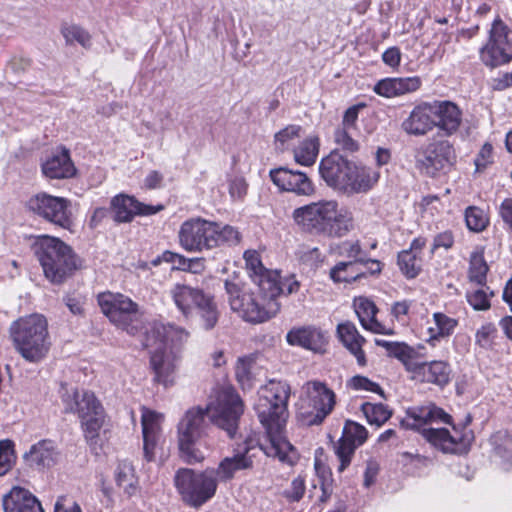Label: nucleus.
<instances>
[{
	"label": "nucleus",
	"mask_w": 512,
	"mask_h": 512,
	"mask_svg": "<svg viewBox=\"0 0 512 512\" xmlns=\"http://www.w3.org/2000/svg\"><path fill=\"white\" fill-rule=\"evenodd\" d=\"M43 174L50 179H68L76 174L69 150L61 147L53 152L41 165Z\"/></svg>",
	"instance_id": "28"
},
{
	"label": "nucleus",
	"mask_w": 512,
	"mask_h": 512,
	"mask_svg": "<svg viewBox=\"0 0 512 512\" xmlns=\"http://www.w3.org/2000/svg\"><path fill=\"white\" fill-rule=\"evenodd\" d=\"M63 301L70 312L74 315H82L84 312V297L79 294H67Z\"/></svg>",
	"instance_id": "62"
},
{
	"label": "nucleus",
	"mask_w": 512,
	"mask_h": 512,
	"mask_svg": "<svg viewBox=\"0 0 512 512\" xmlns=\"http://www.w3.org/2000/svg\"><path fill=\"white\" fill-rule=\"evenodd\" d=\"M243 258L246 269L257 287L262 290H269L272 293L276 292L275 277L277 276V271L264 267L259 252L247 250L244 252Z\"/></svg>",
	"instance_id": "27"
},
{
	"label": "nucleus",
	"mask_w": 512,
	"mask_h": 512,
	"mask_svg": "<svg viewBox=\"0 0 512 512\" xmlns=\"http://www.w3.org/2000/svg\"><path fill=\"white\" fill-rule=\"evenodd\" d=\"M348 387L356 391H369L374 393H379L383 395L382 388L376 383L371 381L365 376L356 375L353 376L347 383Z\"/></svg>",
	"instance_id": "54"
},
{
	"label": "nucleus",
	"mask_w": 512,
	"mask_h": 512,
	"mask_svg": "<svg viewBox=\"0 0 512 512\" xmlns=\"http://www.w3.org/2000/svg\"><path fill=\"white\" fill-rule=\"evenodd\" d=\"M465 221L469 230L481 232L487 227L489 218L481 208L470 206L465 211Z\"/></svg>",
	"instance_id": "47"
},
{
	"label": "nucleus",
	"mask_w": 512,
	"mask_h": 512,
	"mask_svg": "<svg viewBox=\"0 0 512 512\" xmlns=\"http://www.w3.org/2000/svg\"><path fill=\"white\" fill-rule=\"evenodd\" d=\"M286 340L290 345H297L314 352L322 351L326 344L325 334L315 326L293 328L287 333Z\"/></svg>",
	"instance_id": "30"
},
{
	"label": "nucleus",
	"mask_w": 512,
	"mask_h": 512,
	"mask_svg": "<svg viewBox=\"0 0 512 512\" xmlns=\"http://www.w3.org/2000/svg\"><path fill=\"white\" fill-rule=\"evenodd\" d=\"M34 253L44 276L53 284L63 283L81 266L72 248L56 237H39L34 245Z\"/></svg>",
	"instance_id": "7"
},
{
	"label": "nucleus",
	"mask_w": 512,
	"mask_h": 512,
	"mask_svg": "<svg viewBox=\"0 0 512 512\" xmlns=\"http://www.w3.org/2000/svg\"><path fill=\"white\" fill-rule=\"evenodd\" d=\"M65 413H76L87 443L96 446L105 420L104 408L91 391L65 390L61 395Z\"/></svg>",
	"instance_id": "9"
},
{
	"label": "nucleus",
	"mask_w": 512,
	"mask_h": 512,
	"mask_svg": "<svg viewBox=\"0 0 512 512\" xmlns=\"http://www.w3.org/2000/svg\"><path fill=\"white\" fill-rule=\"evenodd\" d=\"M23 458L29 467L42 470L56 464L58 451L53 441L44 439L33 444Z\"/></svg>",
	"instance_id": "31"
},
{
	"label": "nucleus",
	"mask_w": 512,
	"mask_h": 512,
	"mask_svg": "<svg viewBox=\"0 0 512 512\" xmlns=\"http://www.w3.org/2000/svg\"><path fill=\"white\" fill-rule=\"evenodd\" d=\"M329 253L338 257L347 258L346 261L365 263L368 261L366 252L362 249L359 240H345L330 245Z\"/></svg>",
	"instance_id": "36"
},
{
	"label": "nucleus",
	"mask_w": 512,
	"mask_h": 512,
	"mask_svg": "<svg viewBox=\"0 0 512 512\" xmlns=\"http://www.w3.org/2000/svg\"><path fill=\"white\" fill-rule=\"evenodd\" d=\"M365 263L340 261L330 269L329 276L335 283L355 282L366 276V271L361 268Z\"/></svg>",
	"instance_id": "35"
},
{
	"label": "nucleus",
	"mask_w": 512,
	"mask_h": 512,
	"mask_svg": "<svg viewBox=\"0 0 512 512\" xmlns=\"http://www.w3.org/2000/svg\"><path fill=\"white\" fill-rule=\"evenodd\" d=\"M455 162L456 152L448 140L433 141L416 155V168L429 177L449 170Z\"/></svg>",
	"instance_id": "15"
},
{
	"label": "nucleus",
	"mask_w": 512,
	"mask_h": 512,
	"mask_svg": "<svg viewBox=\"0 0 512 512\" xmlns=\"http://www.w3.org/2000/svg\"><path fill=\"white\" fill-rule=\"evenodd\" d=\"M254 359L250 356L240 357L235 366V376L242 390H250L254 384L252 366Z\"/></svg>",
	"instance_id": "44"
},
{
	"label": "nucleus",
	"mask_w": 512,
	"mask_h": 512,
	"mask_svg": "<svg viewBox=\"0 0 512 512\" xmlns=\"http://www.w3.org/2000/svg\"><path fill=\"white\" fill-rule=\"evenodd\" d=\"M253 448V441L245 439L242 443H238L233 449L232 455L224 457L213 470L216 482H227L232 480L236 473L243 470L251 469L253 466L252 456L249 454Z\"/></svg>",
	"instance_id": "19"
},
{
	"label": "nucleus",
	"mask_w": 512,
	"mask_h": 512,
	"mask_svg": "<svg viewBox=\"0 0 512 512\" xmlns=\"http://www.w3.org/2000/svg\"><path fill=\"white\" fill-rule=\"evenodd\" d=\"M377 343L384 346L391 356L400 360L408 372H410L411 367L416 366L417 362L412 361L415 352L407 344L388 341H378Z\"/></svg>",
	"instance_id": "41"
},
{
	"label": "nucleus",
	"mask_w": 512,
	"mask_h": 512,
	"mask_svg": "<svg viewBox=\"0 0 512 512\" xmlns=\"http://www.w3.org/2000/svg\"><path fill=\"white\" fill-rule=\"evenodd\" d=\"M354 308L361 325L366 330L385 335L392 333L390 330H386L384 326L376 320L375 315L377 308L371 300L365 297H359L354 301Z\"/></svg>",
	"instance_id": "34"
},
{
	"label": "nucleus",
	"mask_w": 512,
	"mask_h": 512,
	"mask_svg": "<svg viewBox=\"0 0 512 512\" xmlns=\"http://www.w3.org/2000/svg\"><path fill=\"white\" fill-rule=\"evenodd\" d=\"M481 61L489 67H497L512 60V31L497 17L489 30L487 43L480 49Z\"/></svg>",
	"instance_id": "13"
},
{
	"label": "nucleus",
	"mask_w": 512,
	"mask_h": 512,
	"mask_svg": "<svg viewBox=\"0 0 512 512\" xmlns=\"http://www.w3.org/2000/svg\"><path fill=\"white\" fill-rule=\"evenodd\" d=\"M247 183L244 178L236 177L230 181L229 193L233 199H242L247 193Z\"/></svg>",
	"instance_id": "63"
},
{
	"label": "nucleus",
	"mask_w": 512,
	"mask_h": 512,
	"mask_svg": "<svg viewBox=\"0 0 512 512\" xmlns=\"http://www.w3.org/2000/svg\"><path fill=\"white\" fill-rule=\"evenodd\" d=\"M189 332L174 324L155 323L146 333L144 345L152 348L159 345L166 349H173L180 353L181 346L187 342Z\"/></svg>",
	"instance_id": "21"
},
{
	"label": "nucleus",
	"mask_w": 512,
	"mask_h": 512,
	"mask_svg": "<svg viewBox=\"0 0 512 512\" xmlns=\"http://www.w3.org/2000/svg\"><path fill=\"white\" fill-rule=\"evenodd\" d=\"M61 34L63 35L67 45L78 43L85 49L91 47V34L79 25H65L61 28Z\"/></svg>",
	"instance_id": "43"
},
{
	"label": "nucleus",
	"mask_w": 512,
	"mask_h": 512,
	"mask_svg": "<svg viewBox=\"0 0 512 512\" xmlns=\"http://www.w3.org/2000/svg\"><path fill=\"white\" fill-rule=\"evenodd\" d=\"M303 400H306L312 411L303 417L304 424L308 426L319 425L333 411L336 396L323 382L307 381L302 386Z\"/></svg>",
	"instance_id": "16"
},
{
	"label": "nucleus",
	"mask_w": 512,
	"mask_h": 512,
	"mask_svg": "<svg viewBox=\"0 0 512 512\" xmlns=\"http://www.w3.org/2000/svg\"><path fill=\"white\" fill-rule=\"evenodd\" d=\"M115 479L117 485L122 487L126 493L132 495L136 491L135 476L133 466L127 462H120L115 470Z\"/></svg>",
	"instance_id": "45"
},
{
	"label": "nucleus",
	"mask_w": 512,
	"mask_h": 512,
	"mask_svg": "<svg viewBox=\"0 0 512 512\" xmlns=\"http://www.w3.org/2000/svg\"><path fill=\"white\" fill-rule=\"evenodd\" d=\"M492 151L493 147L490 143H485L482 146L475 159V165L477 170L484 169L491 162Z\"/></svg>",
	"instance_id": "64"
},
{
	"label": "nucleus",
	"mask_w": 512,
	"mask_h": 512,
	"mask_svg": "<svg viewBox=\"0 0 512 512\" xmlns=\"http://www.w3.org/2000/svg\"><path fill=\"white\" fill-rule=\"evenodd\" d=\"M435 128L432 102L416 105L401 123V129L410 136L423 137Z\"/></svg>",
	"instance_id": "22"
},
{
	"label": "nucleus",
	"mask_w": 512,
	"mask_h": 512,
	"mask_svg": "<svg viewBox=\"0 0 512 512\" xmlns=\"http://www.w3.org/2000/svg\"><path fill=\"white\" fill-rule=\"evenodd\" d=\"M435 327H429V341L437 340L439 338H445L450 336L455 327L457 326V320L450 318L447 315L437 312L433 314Z\"/></svg>",
	"instance_id": "39"
},
{
	"label": "nucleus",
	"mask_w": 512,
	"mask_h": 512,
	"mask_svg": "<svg viewBox=\"0 0 512 512\" xmlns=\"http://www.w3.org/2000/svg\"><path fill=\"white\" fill-rule=\"evenodd\" d=\"M305 479L299 475L291 481L290 486L284 491V496L291 502H298L305 493Z\"/></svg>",
	"instance_id": "56"
},
{
	"label": "nucleus",
	"mask_w": 512,
	"mask_h": 512,
	"mask_svg": "<svg viewBox=\"0 0 512 512\" xmlns=\"http://www.w3.org/2000/svg\"><path fill=\"white\" fill-rule=\"evenodd\" d=\"M320 140L316 135L305 138L294 148L293 155L296 163L303 166H312L318 157Z\"/></svg>",
	"instance_id": "37"
},
{
	"label": "nucleus",
	"mask_w": 512,
	"mask_h": 512,
	"mask_svg": "<svg viewBox=\"0 0 512 512\" xmlns=\"http://www.w3.org/2000/svg\"><path fill=\"white\" fill-rule=\"evenodd\" d=\"M497 329L493 324H485L479 328L475 334L476 344L481 348L488 349L493 343Z\"/></svg>",
	"instance_id": "55"
},
{
	"label": "nucleus",
	"mask_w": 512,
	"mask_h": 512,
	"mask_svg": "<svg viewBox=\"0 0 512 512\" xmlns=\"http://www.w3.org/2000/svg\"><path fill=\"white\" fill-rule=\"evenodd\" d=\"M454 244V236L451 231H444L437 234L433 239V244L431 246V254H434L435 251L439 248H443L445 250L450 249Z\"/></svg>",
	"instance_id": "61"
},
{
	"label": "nucleus",
	"mask_w": 512,
	"mask_h": 512,
	"mask_svg": "<svg viewBox=\"0 0 512 512\" xmlns=\"http://www.w3.org/2000/svg\"><path fill=\"white\" fill-rule=\"evenodd\" d=\"M314 468L317 480L313 483L312 488L316 490L319 486L320 495L318 496V501L325 503L332 494L331 472L329 468L318 459L315 460Z\"/></svg>",
	"instance_id": "38"
},
{
	"label": "nucleus",
	"mask_w": 512,
	"mask_h": 512,
	"mask_svg": "<svg viewBox=\"0 0 512 512\" xmlns=\"http://www.w3.org/2000/svg\"><path fill=\"white\" fill-rule=\"evenodd\" d=\"M489 268L484 259L483 250L476 249L470 255L469 263V279L479 285L486 282L487 272Z\"/></svg>",
	"instance_id": "40"
},
{
	"label": "nucleus",
	"mask_w": 512,
	"mask_h": 512,
	"mask_svg": "<svg viewBox=\"0 0 512 512\" xmlns=\"http://www.w3.org/2000/svg\"><path fill=\"white\" fill-rule=\"evenodd\" d=\"M337 333L343 345L356 357L357 363L365 366L366 357L362 350L365 339L358 333L355 325L351 322L340 323Z\"/></svg>",
	"instance_id": "33"
},
{
	"label": "nucleus",
	"mask_w": 512,
	"mask_h": 512,
	"mask_svg": "<svg viewBox=\"0 0 512 512\" xmlns=\"http://www.w3.org/2000/svg\"><path fill=\"white\" fill-rule=\"evenodd\" d=\"M467 301L475 310H487L490 308L489 298L482 289L467 293Z\"/></svg>",
	"instance_id": "58"
},
{
	"label": "nucleus",
	"mask_w": 512,
	"mask_h": 512,
	"mask_svg": "<svg viewBox=\"0 0 512 512\" xmlns=\"http://www.w3.org/2000/svg\"><path fill=\"white\" fill-rule=\"evenodd\" d=\"M292 218L302 231L330 238L344 237L354 228L352 212L339 207L335 200H320L298 207Z\"/></svg>",
	"instance_id": "4"
},
{
	"label": "nucleus",
	"mask_w": 512,
	"mask_h": 512,
	"mask_svg": "<svg viewBox=\"0 0 512 512\" xmlns=\"http://www.w3.org/2000/svg\"><path fill=\"white\" fill-rule=\"evenodd\" d=\"M358 446L341 437L335 446V453L340 461L339 472H343L350 464L355 449Z\"/></svg>",
	"instance_id": "49"
},
{
	"label": "nucleus",
	"mask_w": 512,
	"mask_h": 512,
	"mask_svg": "<svg viewBox=\"0 0 512 512\" xmlns=\"http://www.w3.org/2000/svg\"><path fill=\"white\" fill-rule=\"evenodd\" d=\"M15 460L14 442L9 439L0 440V476L12 469Z\"/></svg>",
	"instance_id": "48"
},
{
	"label": "nucleus",
	"mask_w": 512,
	"mask_h": 512,
	"mask_svg": "<svg viewBox=\"0 0 512 512\" xmlns=\"http://www.w3.org/2000/svg\"><path fill=\"white\" fill-rule=\"evenodd\" d=\"M398 266L410 279L415 278L421 270L417 254L411 250H403L398 254Z\"/></svg>",
	"instance_id": "46"
},
{
	"label": "nucleus",
	"mask_w": 512,
	"mask_h": 512,
	"mask_svg": "<svg viewBox=\"0 0 512 512\" xmlns=\"http://www.w3.org/2000/svg\"><path fill=\"white\" fill-rule=\"evenodd\" d=\"M180 246L187 252L209 251L240 242V232L233 226L202 218L186 220L178 232Z\"/></svg>",
	"instance_id": "6"
},
{
	"label": "nucleus",
	"mask_w": 512,
	"mask_h": 512,
	"mask_svg": "<svg viewBox=\"0 0 512 512\" xmlns=\"http://www.w3.org/2000/svg\"><path fill=\"white\" fill-rule=\"evenodd\" d=\"M290 385L283 380H269L260 390L256 412L260 423L266 429L269 443L261 449L269 457L285 462L292 446L284 436V428L289 416L288 401Z\"/></svg>",
	"instance_id": "2"
},
{
	"label": "nucleus",
	"mask_w": 512,
	"mask_h": 512,
	"mask_svg": "<svg viewBox=\"0 0 512 512\" xmlns=\"http://www.w3.org/2000/svg\"><path fill=\"white\" fill-rule=\"evenodd\" d=\"M352 164L353 162L347 160L338 152H331L321 160L319 173L329 187L346 193Z\"/></svg>",
	"instance_id": "18"
},
{
	"label": "nucleus",
	"mask_w": 512,
	"mask_h": 512,
	"mask_svg": "<svg viewBox=\"0 0 512 512\" xmlns=\"http://www.w3.org/2000/svg\"><path fill=\"white\" fill-rule=\"evenodd\" d=\"M373 91L385 98H393L397 97V92L395 88L394 78H385L380 81H378Z\"/></svg>",
	"instance_id": "60"
},
{
	"label": "nucleus",
	"mask_w": 512,
	"mask_h": 512,
	"mask_svg": "<svg viewBox=\"0 0 512 512\" xmlns=\"http://www.w3.org/2000/svg\"><path fill=\"white\" fill-rule=\"evenodd\" d=\"M168 296L185 319L189 320L197 314L205 330H211L217 324L218 307L213 297L202 289L176 283L169 289Z\"/></svg>",
	"instance_id": "10"
},
{
	"label": "nucleus",
	"mask_w": 512,
	"mask_h": 512,
	"mask_svg": "<svg viewBox=\"0 0 512 512\" xmlns=\"http://www.w3.org/2000/svg\"><path fill=\"white\" fill-rule=\"evenodd\" d=\"M367 435L366 428L356 422L347 421L344 425L342 437L357 446L366 441Z\"/></svg>",
	"instance_id": "50"
},
{
	"label": "nucleus",
	"mask_w": 512,
	"mask_h": 512,
	"mask_svg": "<svg viewBox=\"0 0 512 512\" xmlns=\"http://www.w3.org/2000/svg\"><path fill=\"white\" fill-rule=\"evenodd\" d=\"M397 97L417 91L421 86L418 76L394 78Z\"/></svg>",
	"instance_id": "53"
},
{
	"label": "nucleus",
	"mask_w": 512,
	"mask_h": 512,
	"mask_svg": "<svg viewBox=\"0 0 512 512\" xmlns=\"http://www.w3.org/2000/svg\"><path fill=\"white\" fill-rule=\"evenodd\" d=\"M410 373L415 380L444 387L451 380L452 369L446 361L433 360L417 362L416 366L410 368Z\"/></svg>",
	"instance_id": "24"
},
{
	"label": "nucleus",
	"mask_w": 512,
	"mask_h": 512,
	"mask_svg": "<svg viewBox=\"0 0 512 512\" xmlns=\"http://www.w3.org/2000/svg\"><path fill=\"white\" fill-rule=\"evenodd\" d=\"M243 411V401L235 389L229 385L216 390L214 399L209 402L206 409L200 407L189 409L178 424L181 458L189 464L204 460L205 455L199 447V440L204 434L206 415L233 438Z\"/></svg>",
	"instance_id": "1"
},
{
	"label": "nucleus",
	"mask_w": 512,
	"mask_h": 512,
	"mask_svg": "<svg viewBox=\"0 0 512 512\" xmlns=\"http://www.w3.org/2000/svg\"><path fill=\"white\" fill-rule=\"evenodd\" d=\"M451 422V416L442 408L432 402L423 405L408 408L406 417L400 424L406 429L416 430L433 446L439 448L445 453H462L473 440L471 431H464L458 435V431L453 427L455 435H451L445 428L427 427L435 423Z\"/></svg>",
	"instance_id": "3"
},
{
	"label": "nucleus",
	"mask_w": 512,
	"mask_h": 512,
	"mask_svg": "<svg viewBox=\"0 0 512 512\" xmlns=\"http://www.w3.org/2000/svg\"><path fill=\"white\" fill-rule=\"evenodd\" d=\"M496 453L512 464V437L506 432H497L492 437Z\"/></svg>",
	"instance_id": "51"
},
{
	"label": "nucleus",
	"mask_w": 512,
	"mask_h": 512,
	"mask_svg": "<svg viewBox=\"0 0 512 512\" xmlns=\"http://www.w3.org/2000/svg\"><path fill=\"white\" fill-rule=\"evenodd\" d=\"M27 206L32 213L57 227L70 229L73 224L71 202L67 198L41 192L32 196Z\"/></svg>",
	"instance_id": "14"
},
{
	"label": "nucleus",
	"mask_w": 512,
	"mask_h": 512,
	"mask_svg": "<svg viewBox=\"0 0 512 512\" xmlns=\"http://www.w3.org/2000/svg\"><path fill=\"white\" fill-rule=\"evenodd\" d=\"M163 416L148 408H141V426L143 436V452L147 461L155 458V449L160 438Z\"/></svg>",
	"instance_id": "25"
},
{
	"label": "nucleus",
	"mask_w": 512,
	"mask_h": 512,
	"mask_svg": "<svg viewBox=\"0 0 512 512\" xmlns=\"http://www.w3.org/2000/svg\"><path fill=\"white\" fill-rule=\"evenodd\" d=\"M301 127L298 125H289L275 134V143L283 150L288 142L296 137H299Z\"/></svg>",
	"instance_id": "57"
},
{
	"label": "nucleus",
	"mask_w": 512,
	"mask_h": 512,
	"mask_svg": "<svg viewBox=\"0 0 512 512\" xmlns=\"http://www.w3.org/2000/svg\"><path fill=\"white\" fill-rule=\"evenodd\" d=\"M225 290L228 294L231 309L239 314L247 322L263 323L274 317L280 310L277 301L279 290L276 292L262 290L257 287V292L241 290L237 284L225 281Z\"/></svg>",
	"instance_id": "8"
},
{
	"label": "nucleus",
	"mask_w": 512,
	"mask_h": 512,
	"mask_svg": "<svg viewBox=\"0 0 512 512\" xmlns=\"http://www.w3.org/2000/svg\"><path fill=\"white\" fill-rule=\"evenodd\" d=\"M269 176L273 184L282 191L306 197H310L315 193L313 182L302 171L279 167L271 169Z\"/></svg>",
	"instance_id": "20"
},
{
	"label": "nucleus",
	"mask_w": 512,
	"mask_h": 512,
	"mask_svg": "<svg viewBox=\"0 0 512 512\" xmlns=\"http://www.w3.org/2000/svg\"><path fill=\"white\" fill-rule=\"evenodd\" d=\"M275 286L279 290V296L281 294L290 295L292 293H296L299 290L300 283L295 279L294 276H290L282 280L279 273L277 272V276L275 277Z\"/></svg>",
	"instance_id": "59"
},
{
	"label": "nucleus",
	"mask_w": 512,
	"mask_h": 512,
	"mask_svg": "<svg viewBox=\"0 0 512 512\" xmlns=\"http://www.w3.org/2000/svg\"><path fill=\"white\" fill-rule=\"evenodd\" d=\"M435 127L443 131L446 136L455 134L462 123V112L451 101L432 102Z\"/></svg>",
	"instance_id": "26"
},
{
	"label": "nucleus",
	"mask_w": 512,
	"mask_h": 512,
	"mask_svg": "<svg viewBox=\"0 0 512 512\" xmlns=\"http://www.w3.org/2000/svg\"><path fill=\"white\" fill-rule=\"evenodd\" d=\"M380 172L372 167L352 164L349 175L348 194L363 193L370 190L379 180Z\"/></svg>",
	"instance_id": "32"
},
{
	"label": "nucleus",
	"mask_w": 512,
	"mask_h": 512,
	"mask_svg": "<svg viewBox=\"0 0 512 512\" xmlns=\"http://www.w3.org/2000/svg\"><path fill=\"white\" fill-rule=\"evenodd\" d=\"M97 301L102 313L110 322L129 334L137 332L140 317L137 303L123 294L110 291L100 293Z\"/></svg>",
	"instance_id": "12"
},
{
	"label": "nucleus",
	"mask_w": 512,
	"mask_h": 512,
	"mask_svg": "<svg viewBox=\"0 0 512 512\" xmlns=\"http://www.w3.org/2000/svg\"><path fill=\"white\" fill-rule=\"evenodd\" d=\"M9 336L15 350L29 363L44 360L51 348L48 321L34 313L18 318L9 327Z\"/></svg>",
	"instance_id": "5"
},
{
	"label": "nucleus",
	"mask_w": 512,
	"mask_h": 512,
	"mask_svg": "<svg viewBox=\"0 0 512 512\" xmlns=\"http://www.w3.org/2000/svg\"><path fill=\"white\" fill-rule=\"evenodd\" d=\"M354 130L338 127L335 130L334 138L336 144L344 151L353 153L358 151L359 143L353 139L352 132Z\"/></svg>",
	"instance_id": "52"
},
{
	"label": "nucleus",
	"mask_w": 512,
	"mask_h": 512,
	"mask_svg": "<svg viewBox=\"0 0 512 512\" xmlns=\"http://www.w3.org/2000/svg\"><path fill=\"white\" fill-rule=\"evenodd\" d=\"M361 410L365 415L368 423L375 424L378 427L383 425L392 416V411L382 403L374 404L366 402L362 404Z\"/></svg>",
	"instance_id": "42"
},
{
	"label": "nucleus",
	"mask_w": 512,
	"mask_h": 512,
	"mask_svg": "<svg viewBox=\"0 0 512 512\" xmlns=\"http://www.w3.org/2000/svg\"><path fill=\"white\" fill-rule=\"evenodd\" d=\"M2 503L4 512H44L36 496L19 486L4 495Z\"/></svg>",
	"instance_id": "29"
},
{
	"label": "nucleus",
	"mask_w": 512,
	"mask_h": 512,
	"mask_svg": "<svg viewBox=\"0 0 512 512\" xmlns=\"http://www.w3.org/2000/svg\"><path fill=\"white\" fill-rule=\"evenodd\" d=\"M174 483L183 501L193 507L203 505L214 496L217 489L213 470L195 473L191 469H179Z\"/></svg>",
	"instance_id": "11"
},
{
	"label": "nucleus",
	"mask_w": 512,
	"mask_h": 512,
	"mask_svg": "<svg viewBox=\"0 0 512 512\" xmlns=\"http://www.w3.org/2000/svg\"><path fill=\"white\" fill-rule=\"evenodd\" d=\"M150 352V366L154 373L153 381L165 388L175 384L181 356L178 351L154 345Z\"/></svg>",
	"instance_id": "17"
},
{
	"label": "nucleus",
	"mask_w": 512,
	"mask_h": 512,
	"mask_svg": "<svg viewBox=\"0 0 512 512\" xmlns=\"http://www.w3.org/2000/svg\"><path fill=\"white\" fill-rule=\"evenodd\" d=\"M111 209L114 220L119 223L131 222L136 215H153L163 209L162 205L150 206L137 201L134 197L119 194L112 198Z\"/></svg>",
	"instance_id": "23"
}]
</instances>
